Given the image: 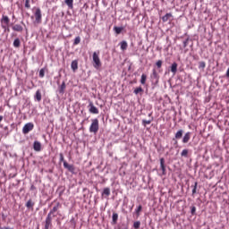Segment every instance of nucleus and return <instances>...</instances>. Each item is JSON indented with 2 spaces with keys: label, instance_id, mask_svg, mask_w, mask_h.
<instances>
[{
  "label": "nucleus",
  "instance_id": "nucleus-42",
  "mask_svg": "<svg viewBox=\"0 0 229 229\" xmlns=\"http://www.w3.org/2000/svg\"><path fill=\"white\" fill-rule=\"evenodd\" d=\"M59 157H60V158H59V162H65V159H64V154L63 153H60L59 154Z\"/></svg>",
  "mask_w": 229,
  "mask_h": 229
},
{
  "label": "nucleus",
  "instance_id": "nucleus-17",
  "mask_svg": "<svg viewBox=\"0 0 229 229\" xmlns=\"http://www.w3.org/2000/svg\"><path fill=\"white\" fill-rule=\"evenodd\" d=\"M119 220V214L114 212L112 216L111 225H117V221Z\"/></svg>",
  "mask_w": 229,
  "mask_h": 229
},
{
  "label": "nucleus",
  "instance_id": "nucleus-38",
  "mask_svg": "<svg viewBox=\"0 0 229 229\" xmlns=\"http://www.w3.org/2000/svg\"><path fill=\"white\" fill-rule=\"evenodd\" d=\"M152 122H153V119H151V120H145V119H143L142 120V126H144L146 128V125L149 124Z\"/></svg>",
  "mask_w": 229,
  "mask_h": 229
},
{
  "label": "nucleus",
  "instance_id": "nucleus-29",
  "mask_svg": "<svg viewBox=\"0 0 229 229\" xmlns=\"http://www.w3.org/2000/svg\"><path fill=\"white\" fill-rule=\"evenodd\" d=\"M102 196H106V198H108V196H110V188H104L102 191Z\"/></svg>",
  "mask_w": 229,
  "mask_h": 229
},
{
  "label": "nucleus",
  "instance_id": "nucleus-7",
  "mask_svg": "<svg viewBox=\"0 0 229 229\" xmlns=\"http://www.w3.org/2000/svg\"><path fill=\"white\" fill-rule=\"evenodd\" d=\"M53 217L49 215L47 216L45 220V229H49L51 226H53Z\"/></svg>",
  "mask_w": 229,
  "mask_h": 229
},
{
  "label": "nucleus",
  "instance_id": "nucleus-48",
  "mask_svg": "<svg viewBox=\"0 0 229 229\" xmlns=\"http://www.w3.org/2000/svg\"><path fill=\"white\" fill-rule=\"evenodd\" d=\"M4 117L3 115H0V123L3 121Z\"/></svg>",
  "mask_w": 229,
  "mask_h": 229
},
{
  "label": "nucleus",
  "instance_id": "nucleus-30",
  "mask_svg": "<svg viewBox=\"0 0 229 229\" xmlns=\"http://www.w3.org/2000/svg\"><path fill=\"white\" fill-rule=\"evenodd\" d=\"M146 80H148V75H146L145 73H142L140 78L141 85H146Z\"/></svg>",
  "mask_w": 229,
  "mask_h": 229
},
{
  "label": "nucleus",
  "instance_id": "nucleus-53",
  "mask_svg": "<svg viewBox=\"0 0 229 229\" xmlns=\"http://www.w3.org/2000/svg\"><path fill=\"white\" fill-rule=\"evenodd\" d=\"M15 18V15H13V19H14Z\"/></svg>",
  "mask_w": 229,
  "mask_h": 229
},
{
  "label": "nucleus",
  "instance_id": "nucleus-21",
  "mask_svg": "<svg viewBox=\"0 0 229 229\" xmlns=\"http://www.w3.org/2000/svg\"><path fill=\"white\" fill-rule=\"evenodd\" d=\"M1 22L2 24H5L6 26H8V24H10V18L6 15H3L2 19H1Z\"/></svg>",
  "mask_w": 229,
  "mask_h": 229
},
{
  "label": "nucleus",
  "instance_id": "nucleus-4",
  "mask_svg": "<svg viewBox=\"0 0 229 229\" xmlns=\"http://www.w3.org/2000/svg\"><path fill=\"white\" fill-rule=\"evenodd\" d=\"M33 128H35V124H33V123H26L22 128V134L28 135L30 131H33Z\"/></svg>",
  "mask_w": 229,
  "mask_h": 229
},
{
  "label": "nucleus",
  "instance_id": "nucleus-8",
  "mask_svg": "<svg viewBox=\"0 0 229 229\" xmlns=\"http://www.w3.org/2000/svg\"><path fill=\"white\" fill-rule=\"evenodd\" d=\"M58 208H60V203H57L55 206H54L53 208L47 214V216L56 217V212H58Z\"/></svg>",
  "mask_w": 229,
  "mask_h": 229
},
{
  "label": "nucleus",
  "instance_id": "nucleus-26",
  "mask_svg": "<svg viewBox=\"0 0 229 229\" xmlns=\"http://www.w3.org/2000/svg\"><path fill=\"white\" fill-rule=\"evenodd\" d=\"M171 17H173V14L171 13H167L165 16L162 17L163 22H167Z\"/></svg>",
  "mask_w": 229,
  "mask_h": 229
},
{
  "label": "nucleus",
  "instance_id": "nucleus-52",
  "mask_svg": "<svg viewBox=\"0 0 229 229\" xmlns=\"http://www.w3.org/2000/svg\"><path fill=\"white\" fill-rule=\"evenodd\" d=\"M148 117H151V114H148Z\"/></svg>",
  "mask_w": 229,
  "mask_h": 229
},
{
  "label": "nucleus",
  "instance_id": "nucleus-23",
  "mask_svg": "<svg viewBox=\"0 0 229 229\" xmlns=\"http://www.w3.org/2000/svg\"><path fill=\"white\" fill-rule=\"evenodd\" d=\"M12 30L13 31H18V32H22V30H24L21 25L19 24H15L12 27Z\"/></svg>",
  "mask_w": 229,
  "mask_h": 229
},
{
  "label": "nucleus",
  "instance_id": "nucleus-24",
  "mask_svg": "<svg viewBox=\"0 0 229 229\" xmlns=\"http://www.w3.org/2000/svg\"><path fill=\"white\" fill-rule=\"evenodd\" d=\"M35 99H37L38 102L42 101V93L40 92V89H38L36 91V94L34 96Z\"/></svg>",
  "mask_w": 229,
  "mask_h": 229
},
{
  "label": "nucleus",
  "instance_id": "nucleus-12",
  "mask_svg": "<svg viewBox=\"0 0 229 229\" xmlns=\"http://www.w3.org/2000/svg\"><path fill=\"white\" fill-rule=\"evenodd\" d=\"M34 151H42V143L40 141L35 140L33 143Z\"/></svg>",
  "mask_w": 229,
  "mask_h": 229
},
{
  "label": "nucleus",
  "instance_id": "nucleus-9",
  "mask_svg": "<svg viewBox=\"0 0 229 229\" xmlns=\"http://www.w3.org/2000/svg\"><path fill=\"white\" fill-rule=\"evenodd\" d=\"M160 169L162 171V174L165 176V174H167V172L165 170V159L164 157L160 158Z\"/></svg>",
  "mask_w": 229,
  "mask_h": 229
},
{
  "label": "nucleus",
  "instance_id": "nucleus-15",
  "mask_svg": "<svg viewBox=\"0 0 229 229\" xmlns=\"http://www.w3.org/2000/svg\"><path fill=\"white\" fill-rule=\"evenodd\" d=\"M113 30L114 31V33L116 35H121V33H123V31H124V27H117V26H114L113 28Z\"/></svg>",
  "mask_w": 229,
  "mask_h": 229
},
{
  "label": "nucleus",
  "instance_id": "nucleus-43",
  "mask_svg": "<svg viewBox=\"0 0 229 229\" xmlns=\"http://www.w3.org/2000/svg\"><path fill=\"white\" fill-rule=\"evenodd\" d=\"M2 28L4 31H7L8 33H10V28L6 27V25L2 24Z\"/></svg>",
  "mask_w": 229,
  "mask_h": 229
},
{
  "label": "nucleus",
  "instance_id": "nucleus-32",
  "mask_svg": "<svg viewBox=\"0 0 229 229\" xmlns=\"http://www.w3.org/2000/svg\"><path fill=\"white\" fill-rule=\"evenodd\" d=\"M140 212H142V205L138 206V208L135 209V214L137 217L140 216Z\"/></svg>",
  "mask_w": 229,
  "mask_h": 229
},
{
  "label": "nucleus",
  "instance_id": "nucleus-50",
  "mask_svg": "<svg viewBox=\"0 0 229 229\" xmlns=\"http://www.w3.org/2000/svg\"><path fill=\"white\" fill-rule=\"evenodd\" d=\"M57 85H60V81H57Z\"/></svg>",
  "mask_w": 229,
  "mask_h": 229
},
{
  "label": "nucleus",
  "instance_id": "nucleus-55",
  "mask_svg": "<svg viewBox=\"0 0 229 229\" xmlns=\"http://www.w3.org/2000/svg\"><path fill=\"white\" fill-rule=\"evenodd\" d=\"M71 221H74V218H72Z\"/></svg>",
  "mask_w": 229,
  "mask_h": 229
},
{
  "label": "nucleus",
  "instance_id": "nucleus-40",
  "mask_svg": "<svg viewBox=\"0 0 229 229\" xmlns=\"http://www.w3.org/2000/svg\"><path fill=\"white\" fill-rule=\"evenodd\" d=\"M191 216H196V207L195 206L191 207Z\"/></svg>",
  "mask_w": 229,
  "mask_h": 229
},
{
  "label": "nucleus",
  "instance_id": "nucleus-28",
  "mask_svg": "<svg viewBox=\"0 0 229 229\" xmlns=\"http://www.w3.org/2000/svg\"><path fill=\"white\" fill-rule=\"evenodd\" d=\"M192 187V196H194V194H198V182H194V185H191Z\"/></svg>",
  "mask_w": 229,
  "mask_h": 229
},
{
  "label": "nucleus",
  "instance_id": "nucleus-37",
  "mask_svg": "<svg viewBox=\"0 0 229 229\" xmlns=\"http://www.w3.org/2000/svg\"><path fill=\"white\" fill-rule=\"evenodd\" d=\"M46 76V68H42L39 71V78H44Z\"/></svg>",
  "mask_w": 229,
  "mask_h": 229
},
{
  "label": "nucleus",
  "instance_id": "nucleus-16",
  "mask_svg": "<svg viewBox=\"0 0 229 229\" xmlns=\"http://www.w3.org/2000/svg\"><path fill=\"white\" fill-rule=\"evenodd\" d=\"M189 140H191V132L188 131L184 134L183 138H182V144H187L189 142Z\"/></svg>",
  "mask_w": 229,
  "mask_h": 229
},
{
  "label": "nucleus",
  "instance_id": "nucleus-47",
  "mask_svg": "<svg viewBox=\"0 0 229 229\" xmlns=\"http://www.w3.org/2000/svg\"><path fill=\"white\" fill-rule=\"evenodd\" d=\"M2 219L4 221V219H6V216L2 215Z\"/></svg>",
  "mask_w": 229,
  "mask_h": 229
},
{
  "label": "nucleus",
  "instance_id": "nucleus-10",
  "mask_svg": "<svg viewBox=\"0 0 229 229\" xmlns=\"http://www.w3.org/2000/svg\"><path fill=\"white\" fill-rule=\"evenodd\" d=\"M89 112L90 114H99V109H98V107H96V106H94V103L89 102Z\"/></svg>",
  "mask_w": 229,
  "mask_h": 229
},
{
  "label": "nucleus",
  "instance_id": "nucleus-27",
  "mask_svg": "<svg viewBox=\"0 0 229 229\" xmlns=\"http://www.w3.org/2000/svg\"><path fill=\"white\" fill-rule=\"evenodd\" d=\"M13 47H21V39L19 38H16L13 43Z\"/></svg>",
  "mask_w": 229,
  "mask_h": 229
},
{
  "label": "nucleus",
  "instance_id": "nucleus-2",
  "mask_svg": "<svg viewBox=\"0 0 229 229\" xmlns=\"http://www.w3.org/2000/svg\"><path fill=\"white\" fill-rule=\"evenodd\" d=\"M150 81L154 87H157V85H158V81H160V75H158V72L156 69L152 70V73L150 74Z\"/></svg>",
  "mask_w": 229,
  "mask_h": 229
},
{
  "label": "nucleus",
  "instance_id": "nucleus-3",
  "mask_svg": "<svg viewBox=\"0 0 229 229\" xmlns=\"http://www.w3.org/2000/svg\"><path fill=\"white\" fill-rule=\"evenodd\" d=\"M93 67L95 69H99V67H101V59H99V55L96 52L93 53Z\"/></svg>",
  "mask_w": 229,
  "mask_h": 229
},
{
  "label": "nucleus",
  "instance_id": "nucleus-44",
  "mask_svg": "<svg viewBox=\"0 0 229 229\" xmlns=\"http://www.w3.org/2000/svg\"><path fill=\"white\" fill-rule=\"evenodd\" d=\"M25 8H31V5H30V0H25Z\"/></svg>",
  "mask_w": 229,
  "mask_h": 229
},
{
  "label": "nucleus",
  "instance_id": "nucleus-22",
  "mask_svg": "<svg viewBox=\"0 0 229 229\" xmlns=\"http://www.w3.org/2000/svg\"><path fill=\"white\" fill-rule=\"evenodd\" d=\"M65 81H63L62 84L59 86V94H65Z\"/></svg>",
  "mask_w": 229,
  "mask_h": 229
},
{
  "label": "nucleus",
  "instance_id": "nucleus-18",
  "mask_svg": "<svg viewBox=\"0 0 229 229\" xmlns=\"http://www.w3.org/2000/svg\"><path fill=\"white\" fill-rule=\"evenodd\" d=\"M64 4L68 6L69 10L74 8V0H64Z\"/></svg>",
  "mask_w": 229,
  "mask_h": 229
},
{
  "label": "nucleus",
  "instance_id": "nucleus-39",
  "mask_svg": "<svg viewBox=\"0 0 229 229\" xmlns=\"http://www.w3.org/2000/svg\"><path fill=\"white\" fill-rule=\"evenodd\" d=\"M133 228L134 229H139L140 228V221H136L133 223Z\"/></svg>",
  "mask_w": 229,
  "mask_h": 229
},
{
  "label": "nucleus",
  "instance_id": "nucleus-45",
  "mask_svg": "<svg viewBox=\"0 0 229 229\" xmlns=\"http://www.w3.org/2000/svg\"><path fill=\"white\" fill-rule=\"evenodd\" d=\"M30 191H37V187H35V185L32 184L30 186Z\"/></svg>",
  "mask_w": 229,
  "mask_h": 229
},
{
  "label": "nucleus",
  "instance_id": "nucleus-31",
  "mask_svg": "<svg viewBox=\"0 0 229 229\" xmlns=\"http://www.w3.org/2000/svg\"><path fill=\"white\" fill-rule=\"evenodd\" d=\"M181 157H184V158H189V149L185 148L181 152Z\"/></svg>",
  "mask_w": 229,
  "mask_h": 229
},
{
  "label": "nucleus",
  "instance_id": "nucleus-35",
  "mask_svg": "<svg viewBox=\"0 0 229 229\" xmlns=\"http://www.w3.org/2000/svg\"><path fill=\"white\" fill-rule=\"evenodd\" d=\"M192 41V39H191V38H187L184 41H182L183 44V47H187V46H189V42Z\"/></svg>",
  "mask_w": 229,
  "mask_h": 229
},
{
  "label": "nucleus",
  "instance_id": "nucleus-54",
  "mask_svg": "<svg viewBox=\"0 0 229 229\" xmlns=\"http://www.w3.org/2000/svg\"><path fill=\"white\" fill-rule=\"evenodd\" d=\"M62 76V74H59V78Z\"/></svg>",
  "mask_w": 229,
  "mask_h": 229
},
{
  "label": "nucleus",
  "instance_id": "nucleus-51",
  "mask_svg": "<svg viewBox=\"0 0 229 229\" xmlns=\"http://www.w3.org/2000/svg\"><path fill=\"white\" fill-rule=\"evenodd\" d=\"M192 46H194V44L191 43V45L190 46V47H192Z\"/></svg>",
  "mask_w": 229,
  "mask_h": 229
},
{
  "label": "nucleus",
  "instance_id": "nucleus-33",
  "mask_svg": "<svg viewBox=\"0 0 229 229\" xmlns=\"http://www.w3.org/2000/svg\"><path fill=\"white\" fill-rule=\"evenodd\" d=\"M140 92H144V89H142V87H138L134 89L133 93L137 96L139 94H140Z\"/></svg>",
  "mask_w": 229,
  "mask_h": 229
},
{
  "label": "nucleus",
  "instance_id": "nucleus-46",
  "mask_svg": "<svg viewBox=\"0 0 229 229\" xmlns=\"http://www.w3.org/2000/svg\"><path fill=\"white\" fill-rule=\"evenodd\" d=\"M0 229H13L12 227H0Z\"/></svg>",
  "mask_w": 229,
  "mask_h": 229
},
{
  "label": "nucleus",
  "instance_id": "nucleus-5",
  "mask_svg": "<svg viewBox=\"0 0 229 229\" xmlns=\"http://www.w3.org/2000/svg\"><path fill=\"white\" fill-rule=\"evenodd\" d=\"M64 169H67L69 173H72V174H78V172H76V167L74 165H69L67 161H64Z\"/></svg>",
  "mask_w": 229,
  "mask_h": 229
},
{
  "label": "nucleus",
  "instance_id": "nucleus-25",
  "mask_svg": "<svg viewBox=\"0 0 229 229\" xmlns=\"http://www.w3.org/2000/svg\"><path fill=\"white\" fill-rule=\"evenodd\" d=\"M114 229H128V224L123 222L117 225L116 227H114Z\"/></svg>",
  "mask_w": 229,
  "mask_h": 229
},
{
  "label": "nucleus",
  "instance_id": "nucleus-6",
  "mask_svg": "<svg viewBox=\"0 0 229 229\" xmlns=\"http://www.w3.org/2000/svg\"><path fill=\"white\" fill-rule=\"evenodd\" d=\"M34 16H35L37 24H40V22H42V11L40 10V8L38 7L36 9Z\"/></svg>",
  "mask_w": 229,
  "mask_h": 229
},
{
  "label": "nucleus",
  "instance_id": "nucleus-36",
  "mask_svg": "<svg viewBox=\"0 0 229 229\" xmlns=\"http://www.w3.org/2000/svg\"><path fill=\"white\" fill-rule=\"evenodd\" d=\"M205 67H207V64L205 63V61H201L199 63V69H205Z\"/></svg>",
  "mask_w": 229,
  "mask_h": 229
},
{
  "label": "nucleus",
  "instance_id": "nucleus-14",
  "mask_svg": "<svg viewBox=\"0 0 229 229\" xmlns=\"http://www.w3.org/2000/svg\"><path fill=\"white\" fill-rule=\"evenodd\" d=\"M119 45H120V49L122 51H126L128 49V42H126V40L121 41Z\"/></svg>",
  "mask_w": 229,
  "mask_h": 229
},
{
  "label": "nucleus",
  "instance_id": "nucleus-11",
  "mask_svg": "<svg viewBox=\"0 0 229 229\" xmlns=\"http://www.w3.org/2000/svg\"><path fill=\"white\" fill-rule=\"evenodd\" d=\"M170 71L175 76L176 72H178V63L174 62L170 66Z\"/></svg>",
  "mask_w": 229,
  "mask_h": 229
},
{
  "label": "nucleus",
  "instance_id": "nucleus-1",
  "mask_svg": "<svg viewBox=\"0 0 229 229\" xmlns=\"http://www.w3.org/2000/svg\"><path fill=\"white\" fill-rule=\"evenodd\" d=\"M99 131V120L98 118L91 120V124L89 126L90 133H98Z\"/></svg>",
  "mask_w": 229,
  "mask_h": 229
},
{
  "label": "nucleus",
  "instance_id": "nucleus-20",
  "mask_svg": "<svg viewBox=\"0 0 229 229\" xmlns=\"http://www.w3.org/2000/svg\"><path fill=\"white\" fill-rule=\"evenodd\" d=\"M25 207L27 208H31V210H33V207H35V202H33V200H31V199H30L27 202H26V204H25Z\"/></svg>",
  "mask_w": 229,
  "mask_h": 229
},
{
  "label": "nucleus",
  "instance_id": "nucleus-49",
  "mask_svg": "<svg viewBox=\"0 0 229 229\" xmlns=\"http://www.w3.org/2000/svg\"><path fill=\"white\" fill-rule=\"evenodd\" d=\"M4 130H8V126H5V127L4 128Z\"/></svg>",
  "mask_w": 229,
  "mask_h": 229
},
{
  "label": "nucleus",
  "instance_id": "nucleus-41",
  "mask_svg": "<svg viewBox=\"0 0 229 229\" xmlns=\"http://www.w3.org/2000/svg\"><path fill=\"white\" fill-rule=\"evenodd\" d=\"M162 64H163L162 60H158L156 63V65H157V69H160L162 67Z\"/></svg>",
  "mask_w": 229,
  "mask_h": 229
},
{
  "label": "nucleus",
  "instance_id": "nucleus-34",
  "mask_svg": "<svg viewBox=\"0 0 229 229\" xmlns=\"http://www.w3.org/2000/svg\"><path fill=\"white\" fill-rule=\"evenodd\" d=\"M81 42V38L80 36L76 37L74 41H73V46H78Z\"/></svg>",
  "mask_w": 229,
  "mask_h": 229
},
{
  "label": "nucleus",
  "instance_id": "nucleus-13",
  "mask_svg": "<svg viewBox=\"0 0 229 229\" xmlns=\"http://www.w3.org/2000/svg\"><path fill=\"white\" fill-rule=\"evenodd\" d=\"M183 130L180 129L179 131H177V132L174 135V138L173 139V140H174V139L176 140H180V139H182V137H183Z\"/></svg>",
  "mask_w": 229,
  "mask_h": 229
},
{
  "label": "nucleus",
  "instance_id": "nucleus-19",
  "mask_svg": "<svg viewBox=\"0 0 229 229\" xmlns=\"http://www.w3.org/2000/svg\"><path fill=\"white\" fill-rule=\"evenodd\" d=\"M71 68L73 71V72H76V71H78V60H73L72 62Z\"/></svg>",
  "mask_w": 229,
  "mask_h": 229
}]
</instances>
